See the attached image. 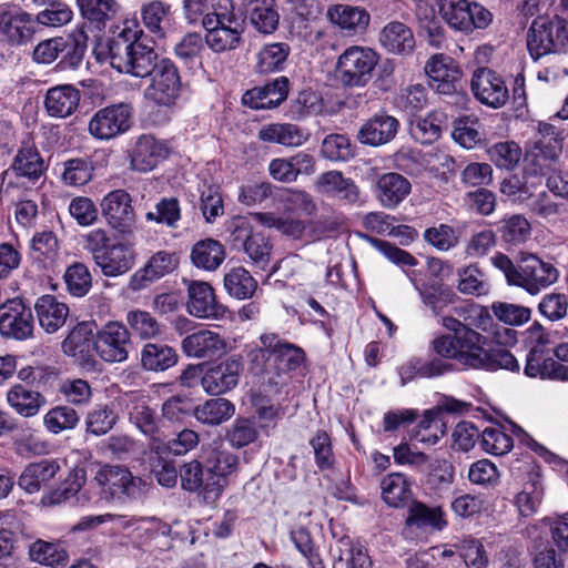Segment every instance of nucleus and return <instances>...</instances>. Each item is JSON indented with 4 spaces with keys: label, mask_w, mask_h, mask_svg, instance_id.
Masks as SVG:
<instances>
[{
    "label": "nucleus",
    "mask_w": 568,
    "mask_h": 568,
    "mask_svg": "<svg viewBox=\"0 0 568 568\" xmlns=\"http://www.w3.org/2000/svg\"><path fill=\"white\" fill-rule=\"evenodd\" d=\"M138 27L124 26L108 43L110 65L120 73L150 78L144 90L146 100L160 106L174 104L181 94L182 82L178 67L168 58H160L153 48L139 40Z\"/></svg>",
    "instance_id": "f257e3e1"
},
{
    "label": "nucleus",
    "mask_w": 568,
    "mask_h": 568,
    "mask_svg": "<svg viewBox=\"0 0 568 568\" xmlns=\"http://www.w3.org/2000/svg\"><path fill=\"white\" fill-rule=\"evenodd\" d=\"M440 323L449 333L433 341V348L437 355L454 359L469 368L519 371V363L509 351L504 348L486 351L487 338L471 327L463 326L460 320L444 316Z\"/></svg>",
    "instance_id": "f03ea898"
},
{
    "label": "nucleus",
    "mask_w": 568,
    "mask_h": 568,
    "mask_svg": "<svg viewBox=\"0 0 568 568\" xmlns=\"http://www.w3.org/2000/svg\"><path fill=\"white\" fill-rule=\"evenodd\" d=\"M109 223L118 229L121 240L111 241L102 230L92 231L87 235L88 248L102 274L116 277L129 272L135 264L134 243L130 240V224H121L120 215H110Z\"/></svg>",
    "instance_id": "7ed1b4c3"
},
{
    "label": "nucleus",
    "mask_w": 568,
    "mask_h": 568,
    "mask_svg": "<svg viewBox=\"0 0 568 568\" xmlns=\"http://www.w3.org/2000/svg\"><path fill=\"white\" fill-rule=\"evenodd\" d=\"M491 264L505 276L509 285L524 288L531 295L557 282L559 272L550 263L544 262L536 255L523 257L518 265L503 253L495 254Z\"/></svg>",
    "instance_id": "20e7f679"
},
{
    "label": "nucleus",
    "mask_w": 568,
    "mask_h": 568,
    "mask_svg": "<svg viewBox=\"0 0 568 568\" xmlns=\"http://www.w3.org/2000/svg\"><path fill=\"white\" fill-rule=\"evenodd\" d=\"M258 339L260 344L247 346L250 369L255 375L267 376V383L278 393L283 385L284 339L271 332L263 333Z\"/></svg>",
    "instance_id": "39448f33"
},
{
    "label": "nucleus",
    "mask_w": 568,
    "mask_h": 568,
    "mask_svg": "<svg viewBox=\"0 0 568 568\" xmlns=\"http://www.w3.org/2000/svg\"><path fill=\"white\" fill-rule=\"evenodd\" d=\"M93 481L106 499L128 501L141 498L146 491V483L134 476L124 465H100Z\"/></svg>",
    "instance_id": "423d86ee"
},
{
    "label": "nucleus",
    "mask_w": 568,
    "mask_h": 568,
    "mask_svg": "<svg viewBox=\"0 0 568 568\" xmlns=\"http://www.w3.org/2000/svg\"><path fill=\"white\" fill-rule=\"evenodd\" d=\"M567 21L557 16L536 18L526 36L527 49L530 57L538 59L565 51L568 45Z\"/></svg>",
    "instance_id": "0eeeda50"
},
{
    "label": "nucleus",
    "mask_w": 568,
    "mask_h": 568,
    "mask_svg": "<svg viewBox=\"0 0 568 568\" xmlns=\"http://www.w3.org/2000/svg\"><path fill=\"white\" fill-rule=\"evenodd\" d=\"M442 19L449 28L464 34L486 29L493 21L491 12L483 4L470 0H438Z\"/></svg>",
    "instance_id": "6e6552de"
},
{
    "label": "nucleus",
    "mask_w": 568,
    "mask_h": 568,
    "mask_svg": "<svg viewBox=\"0 0 568 568\" xmlns=\"http://www.w3.org/2000/svg\"><path fill=\"white\" fill-rule=\"evenodd\" d=\"M378 54L371 48L353 45L347 48L336 63V77L347 87H364L378 63Z\"/></svg>",
    "instance_id": "1a4fd4ad"
},
{
    "label": "nucleus",
    "mask_w": 568,
    "mask_h": 568,
    "mask_svg": "<svg viewBox=\"0 0 568 568\" xmlns=\"http://www.w3.org/2000/svg\"><path fill=\"white\" fill-rule=\"evenodd\" d=\"M562 141L561 132L555 125L540 122L534 146L526 158V171L535 175H546L562 152Z\"/></svg>",
    "instance_id": "9d476101"
},
{
    "label": "nucleus",
    "mask_w": 568,
    "mask_h": 568,
    "mask_svg": "<svg viewBox=\"0 0 568 568\" xmlns=\"http://www.w3.org/2000/svg\"><path fill=\"white\" fill-rule=\"evenodd\" d=\"M131 344L126 325L119 321H109L95 334L94 348L106 363H122L129 357Z\"/></svg>",
    "instance_id": "9b49d317"
},
{
    "label": "nucleus",
    "mask_w": 568,
    "mask_h": 568,
    "mask_svg": "<svg viewBox=\"0 0 568 568\" xmlns=\"http://www.w3.org/2000/svg\"><path fill=\"white\" fill-rule=\"evenodd\" d=\"M133 108L128 103H118L99 110L89 122V132L97 139L110 140L132 125Z\"/></svg>",
    "instance_id": "f8f14e48"
},
{
    "label": "nucleus",
    "mask_w": 568,
    "mask_h": 568,
    "mask_svg": "<svg viewBox=\"0 0 568 568\" xmlns=\"http://www.w3.org/2000/svg\"><path fill=\"white\" fill-rule=\"evenodd\" d=\"M181 487L185 491L197 494L205 504L212 505L222 496L219 478L210 475L201 462L192 459L184 463L179 471Z\"/></svg>",
    "instance_id": "ddd939ff"
},
{
    "label": "nucleus",
    "mask_w": 568,
    "mask_h": 568,
    "mask_svg": "<svg viewBox=\"0 0 568 568\" xmlns=\"http://www.w3.org/2000/svg\"><path fill=\"white\" fill-rule=\"evenodd\" d=\"M34 322L31 308L20 298H11L0 305V334L23 341L32 336Z\"/></svg>",
    "instance_id": "4468645a"
},
{
    "label": "nucleus",
    "mask_w": 568,
    "mask_h": 568,
    "mask_svg": "<svg viewBox=\"0 0 568 568\" xmlns=\"http://www.w3.org/2000/svg\"><path fill=\"white\" fill-rule=\"evenodd\" d=\"M229 227L232 231L234 242L243 245L252 263L256 267L265 270L272 250L267 239L261 234H253L243 215H235Z\"/></svg>",
    "instance_id": "2eb2a0df"
},
{
    "label": "nucleus",
    "mask_w": 568,
    "mask_h": 568,
    "mask_svg": "<svg viewBox=\"0 0 568 568\" xmlns=\"http://www.w3.org/2000/svg\"><path fill=\"white\" fill-rule=\"evenodd\" d=\"M470 88L479 102L495 109L503 106L509 97L503 78L487 68H479L474 72Z\"/></svg>",
    "instance_id": "dca6fc26"
},
{
    "label": "nucleus",
    "mask_w": 568,
    "mask_h": 568,
    "mask_svg": "<svg viewBox=\"0 0 568 568\" xmlns=\"http://www.w3.org/2000/svg\"><path fill=\"white\" fill-rule=\"evenodd\" d=\"M227 12L216 17L204 16L202 23L206 30L205 42L214 52L234 50L241 40L239 24H230Z\"/></svg>",
    "instance_id": "f3484780"
},
{
    "label": "nucleus",
    "mask_w": 568,
    "mask_h": 568,
    "mask_svg": "<svg viewBox=\"0 0 568 568\" xmlns=\"http://www.w3.org/2000/svg\"><path fill=\"white\" fill-rule=\"evenodd\" d=\"M62 55L61 64L75 69L82 61L83 52L70 38L57 37L40 42L33 50V60L49 64Z\"/></svg>",
    "instance_id": "a211bd4d"
},
{
    "label": "nucleus",
    "mask_w": 568,
    "mask_h": 568,
    "mask_svg": "<svg viewBox=\"0 0 568 568\" xmlns=\"http://www.w3.org/2000/svg\"><path fill=\"white\" fill-rule=\"evenodd\" d=\"M33 26L31 16L16 4H0V36L14 44L31 39Z\"/></svg>",
    "instance_id": "6ab92c4d"
},
{
    "label": "nucleus",
    "mask_w": 568,
    "mask_h": 568,
    "mask_svg": "<svg viewBox=\"0 0 568 568\" xmlns=\"http://www.w3.org/2000/svg\"><path fill=\"white\" fill-rule=\"evenodd\" d=\"M430 87L440 94L456 92L460 82V70L454 60L445 54H434L425 64Z\"/></svg>",
    "instance_id": "aec40b11"
},
{
    "label": "nucleus",
    "mask_w": 568,
    "mask_h": 568,
    "mask_svg": "<svg viewBox=\"0 0 568 568\" xmlns=\"http://www.w3.org/2000/svg\"><path fill=\"white\" fill-rule=\"evenodd\" d=\"M187 312L197 318H221L225 307L217 303L211 285L206 282L192 281L187 287Z\"/></svg>",
    "instance_id": "412c9836"
},
{
    "label": "nucleus",
    "mask_w": 568,
    "mask_h": 568,
    "mask_svg": "<svg viewBox=\"0 0 568 568\" xmlns=\"http://www.w3.org/2000/svg\"><path fill=\"white\" fill-rule=\"evenodd\" d=\"M165 142L144 134L138 138L131 153V168L138 172H150L169 155Z\"/></svg>",
    "instance_id": "4be33fe9"
},
{
    "label": "nucleus",
    "mask_w": 568,
    "mask_h": 568,
    "mask_svg": "<svg viewBox=\"0 0 568 568\" xmlns=\"http://www.w3.org/2000/svg\"><path fill=\"white\" fill-rule=\"evenodd\" d=\"M399 121L385 112L369 118L359 129L357 138L361 143L379 146L390 142L397 134Z\"/></svg>",
    "instance_id": "5701e85b"
},
{
    "label": "nucleus",
    "mask_w": 568,
    "mask_h": 568,
    "mask_svg": "<svg viewBox=\"0 0 568 568\" xmlns=\"http://www.w3.org/2000/svg\"><path fill=\"white\" fill-rule=\"evenodd\" d=\"M181 347L187 357L213 358L219 357L226 351L224 339L215 332L201 329L186 335Z\"/></svg>",
    "instance_id": "b1692460"
},
{
    "label": "nucleus",
    "mask_w": 568,
    "mask_h": 568,
    "mask_svg": "<svg viewBox=\"0 0 568 568\" xmlns=\"http://www.w3.org/2000/svg\"><path fill=\"white\" fill-rule=\"evenodd\" d=\"M240 363L235 359H227L209 368L201 378L203 389L210 395H221L239 383Z\"/></svg>",
    "instance_id": "393cba45"
},
{
    "label": "nucleus",
    "mask_w": 568,
    "mask_h": 568,
    "mask_svg": "<svg viewBox=\"0 0 568 568\" xmlns=\"http://www.w3.org/2000/svg\"><path fill=\"white\" fill-rule=\"evenodd\" d=\"M125 408L130 422L146 436H154L159 430L155 410L148 404V395L139 392L125 394Z\"/></svg>",
    "instance_id": "a878e982"
},
{
    "label": "nucleus",
    "mask_w": 568,
    "mask_h": 568,
    "mask_svg": "<svg viewBox=\"0 0 568 568\" xmlns=\"http://www.w3.org/2000/svg\"><path fill=\"white\" fill-rule=\"evenodd\" d=\"M40 327L48 334L57 333L69 317V306L53 295H42L34 304Z\"/></svg>",
    "instance_id": "bb28decb"
},
{
    "label": "nucleus",
    "mask_w": 568,
    "mask_h": 568,
    "mask_svg": "<svg viewBox=\"0 0 568 568\" xmlns=\"http://www.w3.org/2000/svg\"><path fill=\"white\" fill-rule=\"evenodd\" d=\"M327 17L333 24L348 36L364 33L371 21V16L364 8L348 4L329 7Z\"/></svg>",
    "instance_id": "cd10ccee"
},
{
    "label": "nucleus",
    "mask_w": 568,
    "mask_h": 568,
    "mask_svg": "<svg viewBox=\"0 0 568 568\" xmlns=\"http://www.w3.org/2000/svg\"><path fill=\"white\" fill-rule=\"evenodd\" d=\"M178 266V258L174 253L159 251L149 260L148 264L135 272L130 280V287L133 291L142 290L148 282L161 278L173 272Z\"/></svg>",
    "instance_id": "c85d7f7f"
},
{
    "label": "nucleus",
    "mask_w": 568,
    "mask_h": 568,
    "mask_svg": "<svg viewBox=\"0 0 568 568\" xmlns=\"http://www.w3.org/2000/svg\"><path fill=\"white\" fill-rule=\"evenodd\" d=\"M379 43L389 53L408 55L415 49V37L409 27L399 21L387 23L379 32Z\"/></svg>",
    "instance_id": "c756f323"
},
{
    "label": "nucleus",
    "mask_w": 568,
    "mask_h": 568,
    "mask_svg": "<svg viewBox=\"0 0 568 568\" xmlns=\"http://www.w3.org/2000/svg\"><path fill=\"white\" fill-rule=\"evenodd\" d=\"M80 91L71 84H61L47 91L44 106L50 116L67 118L77 109L80 102Z\"/></svg>",
    "instance_id": "7c9ffc66"
},
{
    "label": "nucleus",
    "mask_w": 568,
    "mask_h": 568,
    "mask_svg": "<svg viewBox=\"0 0 568 568\" xmlns=\"http://www.w3.org/2000/svg\"><path fill=\"white\" fill-rule=\"evenodd\" d=\"M59 470L60 465L54 459L31 463L21 473L18 485L28 494L38 493L55 477Z\"/></svg>",
    "instance_id": "2f4dec72"
},
{
    "label": "nucleus",
    "mask_w": 568,
    "mask_h": 568,
    "mask_svg": "<svg viewBox=\"0 0 568 568\" xmlns=\"http://www.w3.org/2000/svg\"><path fill=\"white\" fill-rule=\"evenodd\" d=\"M410 182L398 173H386L377 181V197L387 209L397 206L409 193Z\"/></svg>",
    "instance_id": "473e14b6"
},
{
    "label": "nucleus",
    "mask_w": 568,
    "mask_h": 568,
    "mask_svg": "<svg viewBox=\"0 0 568 568\" xmlns=\"http://www.w3.org/2000/svg\"><path fill=\"white\" fill-rule=\"evenodd\" d=\"M7 403L17 414L30 418L40 412L45 398L39 392L16 384L7 393Z\"/></svg>",
    "instance_id": "72a5a7b5"
},
{
    "label": "nucleus",
    "mask_w": 568,
    "mask_h": 568,
    "mask_svg": "<svg viewBox=\"0 0 568 568\" xmlns=\"http://www.w3.org/2000/svg\"><path fill=\"white\" fill-rule=\"evenodd\" d=\"M59 255V242L52 231L37 232L31 241L30 256L39 268H52Z\"/></svg>",
    "instance_id": "f704fd0d"
},
{
    "label": "nucleus",
    "mask_w": 568,
    "mask_h": 568,
    "mask_svg": "<svg viewBox=\"0 0 568 568\" xmlns=\"http://www.w3.org/2000/svg\"><path fill=\"white\" fill-rule=\"evenodd\" d=\"M235 414V405L223 397L211 398L194 407V417L207 426H219Z\"/></svg>",
    "instance_id": "c9c22d12"
},
{
    "label": "nucleus",
    "mask_w": 568,
    "mask_h": 568,
    "mask_svg": "<svg viewBox=\"0 0 568 568\" xmlns=\"http://www.w3.org/2000/svg\"><path fill=\"white\" fill-rule=\"evenodd\" d=\"M176 351L165 344L148 343L141 351V366L149 372H164L176 365Z\"/></svg>",
    "instance_id": "e433bc0d"
},
{
    "label": "nucleus",
    "mask_w": 568,
    "mask_h": 568,
    "mask_svg": "<svg viewBox=\"0 0 568 568\" xmlns=\"http://www.w3.org/2000/svg\"><path fill=\"white\" fill-rule=\"evenodd\" d=\"M125 325L130 337L134 336L142 341L155 339L161 336L163 326L149 312L134 308L125 314Z\"/></svg>",
    "instance_id": "4c0bfd02"
},
{
    "label": "nucleus",
    "mask_w": 568,
    "mask_h": 568,
    "mask_svg": "<svg viewBox=\"0 0 568 568\" xmlns=\"http://www.w3.org/2000/svg\"><path fill=\"white\" fill-rule=\"evenodd\" d=\"M225 258L223 245L213 239L199 241L191 251V261L194 266L205 271H215Z\"/></svg>",
    "instance_id": "58836bf2"
},
{
    "label": "nucleus",
    "mask_w": 568,
    "mask_h": 568,
    "mask_svg": "<svg viewBox=\"0 0 568 568\" xmlns=\"http://www.w3.org/2000/svg\"><path fill=\"white\" fill-rule=\"evenodd\" d=\"M382 499L389 507H403L412 498L410 483L400 473H392L381 480Z\"/></svg>",
    "instance_id": "ea45409f"
},
{
    "label": "nucleus",
    "mask_w": 568,
    "mask_h": 568,
    "mask_svg": "<svg viewBox=\"0 0 568 568\" xmlns=\"http://www.w3.org/2000/svg\"><path fill=\"white\" fill-rule=\"evenodd\" d=\"M273 4L274 0H246L250 21L262 33H272L278 26L280 17Z\"/></svg>",
    "instance_id": "a19ab883"
},
{
    "label": "nucleus",
    "mask_w": 568,
    "mask_h": 568,
    "mask_svg": "<svg viewBox=\"0 0 568 568\" xmlns=\"http://www.w3.org/2000/svg\"><path fill=\"white\" fill-rule=\"evenodd\" d=\"M224 287L232 297L246 300L255 293L257 282L246 268L235 266L225 273Z\"/></svg>",
    "instance_id": "79ce46f5"
},
{
    "label": "nucleus",
    "mask_w": 568,
    "mask_h": 568,
    "mask_svg": "<svg viewBox=\"0 0 568 568\" xmlns=\"http://www.w3.org/2000/svg\"><path fill=\"white\" fill-rule=\"evenodd\" d=\"M84 483L85 477L82 470H73L69 473L68 477L58 488L41 497V505L57 506L70 500L82 489Z\"/></svg>",
    "instance_id": "37998d69"
},
{
    "label": "nucleus",
    "mask_w": 568,
    "mask_h": 568,
    "mask_svg": "<svg viewBox=\"0 0 568 568\" xmlns=\"http://www.w3.org/2000/svg\"><path fill=\"white\" fill-rule=\"evenodd\" d=\"M406 521L409 526L424 529L442 530L446 526L440 507H428L419 501L412 504Z\"/></svg>",
    "instance_id": "c03bdc74"
},
{
    "label": "nucleus",
    "mask_w": 568,
    "mask_h": 568,
    "mask_svg": "<svg viewBox=\"0 0 568 568\" xmlns=\"http://www.w3.org/2000/svg\"><path fill=\"white\" fill-rule=\"evenodd\" d=\"M118 414L106 404L94 405L85 416L87 433L94 436L108 434L118 423Z\"/></svg>",
    "instance_id": "a18cd8bd"
},
{
    "label": "nucleus",
    "mask_w": 568,
    "mask_h": 568,
    "mask_svg": "<svg viewBox=\"0 0 568 568\" xmlns=\"http://www.w3.org/2000/svg\"><path fill=\"white\" fill-rule=\"evenodd\" d=\"M29 555L33 561L49 567H62L69 560L68 552L59 544L41 539L30 546Z\"/></svg>",
    "instance_id": "49530a36"
},
{
    "label": "nucleus",
    "mask_w": 568,
    "mask_h": 568,
    "mask_svg": "<svg viewBox=\"0 0 568 568\" xmlns=\"http://www.w3.org/2000/svg\"><path fill=\"white\" fill-rule=\"evenodd\" d=\"M80 416L77 410L67 405H59L49 409L43 416L45 429L54 435L77 427Z\"/></svg>",
    "instance_id": "de8ad7c7"
},
{
    "label": "nucleus",
    "mask_w": 568,
    "mask_h": 568,
    "mask_svg": "<svg viewBox=\"0 0 568 568\" xmlns=\"http://www.w3.org/2000/svg\"><path fill=\"white\" fill-rule=\"evenodd\" d=\"M239 458L225 449H213L207 458V470L210 475L219 478L222 491L226 486V477L237 470Z\"/></svg>",
    "instance_id": "09e8293b"
},
{
    "label": "nucleus",
    "mask_w": 568,
    "mask_h": 568,
    "mask_svg": "<svg viewBox=\"0 0 568 568\" xmlns=\"http://www.w3.org/2000/svg\"><path fill=\"white\" fill-rule=\"evenodd\" d=\"M409 280L418 291L424 305L429 307L434 315H439L444 307L454 302L455 294L450 290L438 285L429 287L419 285L412 275H409Z\"/></svg>",
    "instance_id": "8fccbe9b"
},
{
    "label": "nucleus",
    "mask_w": 568,
    "mask_h": 568,
    "mask_svg": "<svg viewBox=\"0 0 568 568\" xmlns=\"http://www.w3.org/2000/svg\"><path fill=\"white\" fill-rule=\"evenodd\" d=\"M258 437V428L254 418L237 417L225 434V439L234 448H243Z\"/></svg>",
    "instance_id": "3c124183"
},
{
    "label": "nucleus",
    "mask_w": 568,
    "mask_h": 568,
    "mask_svg": "<svg viewBox=\"0 0 568 568\" xmlns=\"http://www.w3.org/2000/svg\"><path fill=\"white\" fill-rule=\"evenodd\" d=\"M171 7L163 1L154 0L141 8V18L146 29L162 37L164 28L169 23Z\"/></svg>",
    "instance_id": "603ef678"
},
{
    "label": "nucleus",
    "mask_w": 568,
    "mask_h": 568,
    "mask_svg": "<svg viewBox=\"0 0 568 568\" xmlns=\"http://www.w3.org/2000/svg\"><path fill=\"white\" fill-rule=\"evenodd\" d=\"M12 170L18 175L29 179H38L43 174L45 166L39 152L36 149L28 146L18 152L12 164Z\"/></svg>",
    "instance_id": "864d4df0"
},
{
    "label": "nucleus",
    "mask_w": 568,
    "mask_h": 568,
    "mask_svg": "<svg viewBox=\"0 0 568 568\" xmlns=\"http://www.w3.org/2000/svg\"><path fill=\"white\" fill-rule=\"evenodd\" d=\"M455 313L463 326L471 327L475 331L487 332L493 325V317L485 306L479 304H467L455 308Z\"/></svg>",
    "instance_id": "5fc2aeb1"
},
{
    "label": "nucleus",
    "mask_w": 568,
    "mask_h": 568,
    "mask_svg": "<svg viewBox=\"0 0 568 568\" xmlns=\"http://www.w3.org/2000/svg\"><path fill=\"white\" fill-rule=\"evenodd\" d=\"M284 65V47L282 43L264 45L256 55L255 70L261 74L277 72Z\"/></svg>",
    "instance_id": "6e6d98bb"
},
{
    "label": "nucleus",
    "mask_w": 568,
    "mask_h": 568,
    "mask_svg": "<svg viewBox=\"0 0 568 568\" xmlns=\"http://www.w3.org/2000/svg\"><path fill=\"white\" fill-rule=\"evenodd\" d=\"M458 275L457 288L460 293L476 296L488 294L490 286L477 266L469 265L459 271Z\"/></svg>",
    "instance_id": "4d7b16f0"
},
{
    "label": "nucleus",
    "mask_w": 568,
    "mask_h": 568,
    "mask_svg": "<svg viewBox=\"0 0 568 568\" xmlns=\"http://www.w3.org/2000/svg\"><path fill=\"white\" fill-rule=\"evenodd\" d=\"M489 160L500 169H513L521 158L520 146L513 142H499L488 149Z\"/></svg>",
    "instance_id": "13d9d810"
},
{
    "label": "nucleus",
    "mask_w": 568,
    "mask_h": 568,
    "mask_svg": "<svg viewBox=\"0 0 568 568\" xmlns=\"http://www.w3.org/2000/svg\"><path fill=\"white\" fill-rule=\"evenodd\" d=\"M81 14L93 22H103L112 18L118 9L115 0H77Z\"/></svg>",
    "instance_id": "bf43d9fd"
},
{
    "label": "nucleus",
    "mask_w": 568,
    "mask_h": 568,
    "mask_svg": "<svg viewBox=\"0 0 568 568\" xmlns=\"http://www.w3.org/2000/svg\"><path fill=\"white\" fill-rule=\"evenodd\" d=\"M491 311L500 322L511 326L527 323L531 315L530 308L507 302H494Z\"/></svg>",
    "instance_id": "052dcab7"
},
{
    "label": "nucleus",
    "mask_w": 568,
    "mask_h": 568,
    "mask_svg": "<svg viewBox=\"0 0 568 568\" xmlns=\"http://www.w3.org/2000/svg\"><path fill=\"white\" fill-rule=\"evenodd\" d=\"M467 568H487L488 557L483 544L476 539H465L454 544Z\"/></svg>",
    "instance_id": "680f3d73"
},
{
    "label": "nucleus",
    "mask_w": 568,
    "mask_h": 568,
    "mask_svg": "<svg viewBox=\"0 0 568 568\" xmlns=\"http://www.w3.org/2000/svg\"><path fill=\"white\" fill-rule=\"evenodd\" d=\"M409 132L412 138L420 144H430L440 136L442 129L437 116L429 113L412 122Z\"/></svg>",
    "instance_id": "e2e57ef3"
},
{
    "label": "nucleus",
    "mask_w": 568,
    "mask_h": 568,
    "mask_svg": "<svg viewBox=\"0 0 568 568\" xmlns=\"http://www.w3.org/2000/svg\"><path fill=\"white\" fill-rule=\"evenodd\" d=\"M68 291L73 296H84L91 287V274L82 263H74L69 266L64 274Z\"/></svg>",
    "instance_id": "0e129e2a"
},
{
    "label": "nucleus",
    "mask_w": 568,
    "mask_h": 568,
    "mask_svg": "<svg viewBox=\"0 0 568 568\" xmlns=\"http://www.w3.org/2000/svg\"><path fill=\"white\" fill-rule=\"evenodd\" d=\"M92 337L93 332L91 324L87 322L79 323L62 342V349L65 354L75 356L78 353L85 351Z\"/></svg>",
    "instance_id": "69168bd1"
},
{
    "label": "nucleus",
    "mask_w": 568,
    "mask_h": 568,
    "mask_svg": "<svg viewBox=\"0 0 568 568\" xmlns=\"http://www.w3.org/2000/svg\"><path fill=\"white\" fill-rule=\"evenodd\" d=\"M483 449L491 455H505L513 448V439L498 427H487L481 433Z\"/></svg>",
    "instance_id": "338daca9"
},
{
    "label": "nucleus",
    "mask_w": 568,
    "mask_h": 568,
    "mask_svg": "<svg viewBox=\"0 0 568 568\" xmlns=\"http://www.w3.org/2000/svg\"><path fill=\"white\" fill-rule=\"evenodd\" d=\"M92 163L85 159H72L64 163L62 179L65 184L80 186L92 179Z\"/></svg>",
    "instance_id": "774afa93"
}]
</instances>
